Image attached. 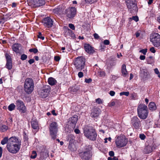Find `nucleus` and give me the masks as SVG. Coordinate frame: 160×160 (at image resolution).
<instances>
[{"instance_id": "5fc2aeb1", "label": "nucleus", "mask_w": 160, "mask_h": 160, "mask_svg": "<svg viewBox=\"0 0 160 160\" xmlns=\"http://www.w3.org/2000/svg\"><path fill=\"white\" fill-rule=\"evenodd\" d=\"M60 59V58L59 56H56L54 57V60L56 61H58Z\"/></svg>"}, {"instance_id": "bb28decb", "label": "nucleus", "mask_w": 160, "mask_h": 160, "mask_svg": "<svg viewBox=\"0 0 160 160\" xmlns=\"http://www.w3.org/2000/svg\"><path fill=\"white\" fill-rule=\"evenodd\" d=\"M64 30V35L67 37L69 35L70 33L72 32V30L69 29L68 27L64 26L63 27Z\"/></svg>"}, {"instance_id": "72a5a7b5", "label": "nucleus", "mask_w": 160, "mask_h": 160, "mask_svg": "<svg viewBox=\"0 0 160 160\" xmlns=\"http://www.w3.org/2000/svg\"><path fill=\"white\" fill-rule=\"evenodd\" d=\"M15 107V105L13 103H12L8 106V108L9 111H12L14 109Z\"/></svg>"}, {"instance_id": "473e14b6", "label": "nucleus", "mask_w": 160, "mask_h": 160, "mask_svg": "<svg viewBox=\"0 0 160 160\" xmlns=\"http://www.w3.org/2000/svg\"><path fill=\"white\" fill-rule=\"evenodd\" d=\"M9 141V139H8L7 137H5L1 142V143L2 145H4L6 143H7Z\"/></svg>"}, {"instance_id": "6e6552de", "label": "nucleus", "mask_w": 160, "mask_h": 160, "mask_svg": "<svg viewBox=\"0 0 160 160\" xmlns=\"http://www.w3.org/2000/svg\"><path fill=\"white\" fill-rule=\"evenodd\" d=\"M50 133L53 139L56 138L57 133L58 131V125L56 122H52L49 125Z\"/></svg>"}, {"instance_id": "7c9ffc66", "label": "nucleus", "mask_w": 160, "mask_h": 160, "mask_svg": "<svg viewBox=\"0 0 160 160\" xmlns=\"http://www.w3.org/2000/svg\"><path fill=\"white\" fill-rule=\"evenodd\" d=\"M31 126L32 128L34 129H37L38 128V122L35 120L32 121L31 122Z\"/></svg>"}, {"instance_id": "4c0bfd02", "label": "nucleus", "mask_w": 160, "mask_h": 160, "mask_svg": "<svg viewBox=\"0 0 160 160\" xmlns=\"http://www.w3.org/2000/svg\"><path fill=\"white\" fill-rule=\"evenodd\" d=\"M129 92H121L120 93V95H124L126 96H128L129 95Z\"/></svg>"}, {"instance_id": "a211bd4d", "label": "nucleus", "mask_w": 160, "mask_h": 160, "mask_svg": "<svg viewBox=\"0 0 160 160\" xmlns=\"http://www.w3.org/2000/svg\"><path fill=\"white\" fill-rule=\"evenodd\" d=\"M131 123L134 127L136 129L139 128L140 122L138 118L137 117H134L131 120Z\"/></svg>"}, {"instance_id": "864d4df0", "label": "nucleus", "mask_w": 160, "mask_h": 160, "mask_svg": "<svg viewBox=\"0 0 160 160\" xmlns=\"http://www.w3.org/2000/svg\"><path fill=\"white\" fill-rule=\"evenodd\" d=\"M34 62V59H30L28 61V62L30 64H31L32 63H33Z\"/></svg>"}, {"instance_id": "b1692460", "label": "nucleus", "mask_w": 160, "mask_h": 160, "mask_svg": "<svg viewBox=\"0 0 160 160\" xmlns=\"http://www.w3.org/2000/svg\"><path fill=\"white\" fill-rule=\"evenodd\" d=\"M152 150V147L150 146H147L144 148L143 152L145 154H148L151 152Z\"/></svg>"}, {"instance_id": "f8f14e48", "label": "nucleus", "mask_w": 160, "mask_h": 160, "mask_svg": "<svg viewBox=\"0 0 160 160\" xmlns=\"http://www.w3.org/2000/svg\"><path fill=\"white\" fill-rule=\"evenodd\" d=\"M76 13V9L75 8L70 7L65 10L63 14L68 18L74 17Z\"/></svg>"}, {"instance_id": "c9c22d12", "label": "nucleus", "mask_w": 160, "mask_h": 160, "mask_svg": "<svg viewBox=\"0 0 160 160\" xmlns=\"http://www.w3.org/2000/svg\"><path fill=\"white\" fill-rule=\"evenodd\" d=\"M29 51L30 52H33L34 53H36L38 52V50L37 48H33L30 49Z\"/></svg>"}, {"instance_id": "39448f33", "label": "nucleus", "mask_w": 160, "mask_h": 160, "mask_svg": "<svg viewBox=\"0 0 160 160\" xmlns=\"http://www.w3.org/2000/svg\"><path fill=\"white\" fill-rule=\"evenodd\" d=\"M86 60L85 58L82 56L78 57L74 61V65L76 69L81 71L85 68Z\"/></svg>"}, {"instance_id": "5701e85b", "label": "nucleus", "mask_w": 160, "mask_h": 160, "mask_svg": "<svg viewBox=\"0 0 160 160\" xmlns=\"http://www.w3.org/2000/svg\"><path fill=\"white\" fill-rule=\"evenodd\" d=\"M80 89V86L76 85L70 87L69 88V91L72 93H75L77 92Z\"/></svg>"}, {"instance_id": "680f3d73", "label": "nucleus", "mask_w": 160, "mask_h": 160, "mask_svg": "<svg viewBox=\"0 0 160 160\" xmlns=\"http://www.w3.org/2000/svg\"><path fill=\"white\" fill-rule=\"evenodd\" d=\"M140 59L142 60H144L145 59V56L144 55H141L140 57Z\"/></svg>"}, {"instance_id": "052dcab7", "label": "nucleus", "mask_w": 160, "mask_h": 160, "mask_svg": "<svg viewBox=\"0 0 160 160\" xmlns=\"http://www.w3.org/2000/svg\"><path fill=\"white\" fill-rule=\"evenodd\" d=\"M154 72L156 74H159V72L158 69L157 68H156L154 69Z\"/></svg>"}, {"instance_id": "e2e57ef3", "label": "nucleus", "mask_w": 160, "mask_h": 160, "mask_svg": "<svg viewBox=\"0 0 160 160\" xmlns=\"http://www.w3.org/2000/svg\"><path fill=\"white\" fill-rule=\"evenodd\" d=\"M2 149L1 147H0V158H1L2 156Z\"/></svg>"}, {"instance_id": "6ab92c4d", "label": "nucleus", "mask_w": 160, "mask_h": 160, "mask_svg": "<svg viewBox=\"0 0 160 160\" xmlns=\"http://www.w3.org/2000/svg\"><path fill=\"white\" fill-rule=\"evenodd\" d=\"M7 62L5 67L8 70H11L12 68V63L10 56L8 53L5 54Z\"/></svg>"}, {"instance_id": "c03bdc74", "label": "nucleus", "mask_w": 160, "mask_h": 160, "mask_svg": "<svg viewBox=\"0 0 160 160\" xmlns=\"http://www.w3.org/2000/svg\"><path fill=\"white\" fill-rule=\"evenodd\" d=\"M139 138L142 140H144L146 138V136L143 134H141L139 135Z\"/></svg>"}, {"instance_id": "603ef678", "label": "nucleus", "mask_w": 160, "mask_h": 160, "mask_svg": "<svg viewBox=\"0 0 160 160\" xmlns=\"http://www.w3.org/2000/svg\"><path fill=\"white\" fill-rule=\"evenodd\" d=\"M109 154L110 157H113L114 156V152L113 151H110L109 152Z\"/></svg>"}, {"instance_id": "774afa93", "label": "nucleus", "mask_w": 160, "mask_h": 160, "mask_svg": "<svg viewBox=\"0 0 160 160\" xmlns=\"http://www.w3.org/2000/svg\"><path fill=\"white\" fill-rule=\"evenodd\" d=\"M157 21L160 24V15L158 17Z\"/></svg>"}, {"instance_id": "4d7b16f0", "label": "nucleus", "mask_w": 160, "mask_h": 160, "mask_svg": "<svg viewBox=\"0 0 160 160\" xmlns=\"http://www.w3.org/2000/svg\"><path fill=\"white\" fill-rule=\"evenodd\" d=\"M110 95L112 96L114 95L115 94V92L112 91H111L109 92Z\"/></svg>"}, {"instance_id": "4be33fe9", "label": "nucleus", "mask_w": 160, "mask_h": 160, "mask_svg": "<svg viewBox=\"0 0 160 160\" xmlns=\"http://www.w3.org/2000/svg\"><path fill=\"white\" fill-rule=\"evenodd\" d=\"M84 47L85 51L89 54L92 53L94 52L92 48L89 44H85Z\"/></svg>"}, {"instance_id": "79ce46f5", "label": "nucleus", "mask_w": 160, "mask_h": 160, "mask_svg": "<svg viewBox=\"0 0 160 160\" xmlns=\"http://www.w3.org/2000/svg\"><path fill=\"white\" fill-rule=\"evenodd\" d=\"M147 49H143L140 51V52L142 53L143 54L145 55L147 52Z\"/></svg>"}, {"instance_id": "f704fd0d", "label": "nucleus", "mask_w": 160, "mask_h": 160, "mask_svg": "<svg viewBox=\"0 0 160 160\" xmlns=\"http://www.w3.org/2000/svg\"><path fill=\"white\" fill-rule=\"evenodd\" d=\"M37 155L36 152L34 151H33L32 152V155L30 156V158L32 159H34L36 158Z\"/></svg>"}, {"instance_id": "f257e3e1", "label": "nucleus", "mask_w": 160, "mask_h": 160, "mask_svg": "<svg viewBox=\"0 0 160 160\" xmlns=\"http://www.w3.org/2000/svg\"><path fill=\"white\" fill-rule=\"evenodd\" d=\"M21 145L20 140L15 137H12L9 139L7 145L8 151L12 154H16L19 151Z\"/></svg>"}, {"instance_id": "8fccbe9b", "label": "nucleus", "mask_w": 160, "mask_h": 160, "mask_svg": "<svg viewBox=\"0 0 160 160\" xmlns=\"http://www.w3.org/2000/svg\"><path fill=\"white\" fill-rule=\"evenodd\" d=\"M93 36L94 38L96 39H98L100 38V37L98 35V34L96 33H95L94 34Z\"/></svg>"}, {"instance_id": "423d86ee", "label": "nucleus", "mask_w": 160, "mask_h": 160, "mask_svg": "<svg viewBox=\"0 0 160 160\" xmlns=\"http://www.w3.org/2000/svg\"><path fill=\"white\" fill-rule=\"evenodd\" d=\"M34 83L33 80L31 78H27L24 82L25 91L28 94L31 93L33 90Z\"/></svg>"}, {"instance_id": "4468645a", "label": "nucleus", "mask_w": 160, "mask_h": 160, "mask_svg": "<svg viewBox=\"0 0 160 160\" xmlns=\"http://www.w3.org/2000/svg\"><path fill=\"white\" fill-rule=\"evenodd\" d=\"M50 90V88L49 86H45L39 92V96L42 98H45L48 97Z\"/></svg>"}, {"instance_id": "3c124183", "label": "nucleus", "mask_w": 160, "mask_h": 160, "mask_svg": "<svg viewBox=\"0 0 160 160\" xmlns=\"http://www.w3.org/2000/svg\"><path fill=\"white\" fill-rule=\"evenodd\" d=\"M150 51L152 53H154L156 52L154 48L152 47L150 49Z\"/></svg>"}, {"instance_id": "0e129e2a", "label": "nucleus", "mask_w": 160, "mask_h": 160, "mask_svg": "<svg viewBox=\"0 0 160 160\" xmlns=\"http://www.w3.org/2000/svg\"><path fill=\"white\" fill-rule=\"evenodd\" d=\"M16 5H17L16 3L14 2L12 3V8H14V7H16Z\"/></svg>"}, {"instance_id": "37998d69", "label": "nucleus", "mask_w": 160, "mask_h": 160, "mask_svg": "<svg viewBox=\"0 0 160 160\" xmlns=\"http://www.w3.org/2000/svg\"><path fill=\"white\" fill-rule=\"evenodd\" d=\"M106 47L104 44H101L100 46V49L101 51H103L105 48Z\"/></svg>"}, {"instance_id": "9d476101", "label": "nucleus", "mask_w": 160, "mask_h": 160, "mask_svg": "<svg viewBox=\"0 0 160 160\" xmlns=\"http://www.w3.org/2000/svg\"><path fill=\"white\" fill-rule=\"evenodd\" d=\"M125 2L127 7L131 13L136 11L137 7L135 0H126Z\"/></svg>"}, {"instance_id": "0eeeda50", "label": "nucleus", "mask_w": 160, "mask_h": 160, "mask_svg": "<svg viewBox=\"0 0 160 160\" xmlns=\"http://www.w3.org/2000/svg\"><path fill=\"white\" fill-rule=\"evenodd\" d=\"M150 41L156 47H160V35L158 33H152L150 36Z\"/></svg>"}, {"instance_id": "09e8293b", "label": "nucleus", "mask_w": 160, "mask_h": 160, "mask_svg": "<svg viewBox=\"0 0 160 160\" xmlns=\"http://www.w3.org/2000/svg\"><path fill=\"white\" fill-rule=\"evenodd\" d=\"M92 80L91 78L87 79L86 78L85 80V82L87 83H89L92 82Z\"/></svg>"}, {"instance_id": "7ed1b4c3", "label": "nucleus", "mask_w": 160, "mask_h": 160, "mask_svg": "<svg viewBox=\"0 0 160 160\" xmlns=\"http://www.w3.org/2000/svg\"><path fill=\"white\" fill-rule=\"evenodd\" d=\"M84 135L89 139L95 141L96 140L97 134L95 129L92 127L87 126L84 130Z\"/></svg>"}, {"instance_id": "393cba45", "label": "nucleus", "mask_w": 160, "mask_h": 160, "mask_svg": "<svg viewBox=\"0 0 160 160\" xmlns=\"http://www.w3.org/2000/svg\"><path fill=\"white\" fill-rule=\"evenodd\" d=\"M140 75L144 79H146L148 77V72L143 70H141Z\"/></svg>"}, {"instance_id": "cd10ccee", "label": "nucleus", "mask_w": 160, "mask_h": 160, "mask_svg": "<svg viewBox=\"0 0 160 160\" xmlns=\"http://www.w3.org/2000/svg\"><path fill=\"white\" fill-rule=\"evenodd\" d=\"M48 82L49 85L52 86L55 85L57 82L54 78L50 77L48 78Z\"/></svg>"}, {"instance_id": "a18cd8bd", "label": "nucleus", "mask_w": 160, "mask_h": 160, "mask_svg": "<svg viewBox=\"0 0 160 160\" xmlns=\"http://www.w3.org/2000/svg\"><path fill=\"white\" fill-rule=\"evenodd\" d=\"M78 77L79 78H82L83 76V74L82 72H79L78 73Z\"/></svg>"}, {"instance_id": "13d9d810", "label": "nucleus", "mask_w": 160, "mask_h": 160, "mask_svg": "<svg viewBox=\"0 0 160 160\" xmlns=\"http://www.w3.org/2000/svg\"><path fill=\"white\" fill-rule=\"evenodd\" d=\"M140 32H139V31L135 33L136 37L137 38L138 37L140 36Z\"/></svg>"}, {"instance_id": "20e7f679", "label": "nucleus", "mask_w": 160, "mask_h": 160, "mask_svg": "<svg viewBox=\"0 0 160 160\" xmlns=\"http://www.w3.org/2000/svg\"><path fill=\"white\" fill-rule=\"evenodd\" d=\"M138 116L141 119H144L147 118L148 113L147 107L144 104H140L137 108Z\"/></svg>"}, {"instance_id": "69168bd1", "label": "nucleus", "mask_w": 160, "mask_h": 160, "mask_svg": "<svg viewBox=\"0 0 160 160\" xmlns=\"http://www.w3.org/2000/svg\"><path fill=\"white\" fill-rule=\"evenodd\" d=\"M0 42L3 44H5L6 43V42L5 40H0Z\"/></svg>"}, {"instance_id": "c85d7f7f", "label": "nucleus", "mask_w": 160, "mask_h": 160, "mask_svg": "<svg viewBox=\"0 0 160 160\" xmlns=\"http://www.w3.org/2000/svg\"><path fill=\"white\" fill-rule=\"evenodd\" d=\"M122 73L123 76L124 77H125L127 74L126 66L125 64H123L122 66Z\"/></svg>"}, {"instance_id": "ea45409f", "label": "nucleus", "mask_w": 160, "mask_h": 160, "mask_svg": "<svg viewBox=\"0 0 160 160\" xmlns=\"http://www.w3.org/2000/svg\"><path fill=\"white\" fill-rule=\"evenodd\" d=\"M38 38H39L42 40H44V37L42 36V33L41 32H39L38 33Z\"/></svg>"}, {"instance_id": "f3484780", "label": "nucleus", "mask_w": 160, "mask_h": 160, "mask_svg": "<svg viewBox=\"0 0 160 160\" xmlns=\"http://www.w3.org/2000/svg\"><path fill=\"white\" fill-rule=\"evenodd\" d=\"M78 120V116L76 115H75L69 119L68 123L72 127V128H74L76 127Z\"/></svg>"}, {"instance_id": "bf43d9fd", "label": "nucleus", "mask_w": 160, "mask_h": 160, "mask_svg": "<svg viewBox=\"0 0 160 160\" xmlns=\"http://www.w3.org/2000/svg\"><path fill=\"white\" fill-rule=\"evenodd\" d=\"M115 104V102L114 101L112 102L111 103H109L108 104V105L110 107L114 105Z\"/></svg>"}, {"instance_id": "f03ea898", "label": "nucleus", "mask_w": 160, "mask_h": 160, "mask_svg": "<svg viewBox=\"0 0 160 160\" xmlns=\"http://www.w3.org/2000/svg\"><path fill=\"white\" fill-rule=\"evenodd\" d=\"M92 148L91 145H85L84 147V150L79 153L81 158L84 160H88L91 158L93 153Z\"/></svg>"}, {"instance_id": "412c9836", "label": "nucleus", "mask_w": 160, "mask_h": 160, "mask_svg": "<svg viewBox=\"0 0 160 160\" xmlns=\"http://www.w3.org/2000/svg\"><path fill=\"white\" fill-rule=\"evenodd\" d=\"M12 48L16 53H19L20 51L21 45L18 43H15L12 45Z\"/></svg>"}, {"instance_id": "1a4fd4ad", "label": "nucleus", "mask_w": 160, "mask_h": 160, "mask_svg": "<svg viewBox=\"0 0 160 160\" xmlns=\"http://www.w3.org/2000/svg\"><path fill=\"white\" fill-rule=\"evenodd\" d=\"M128 141L125 137L122 135L117 136L115 140V143L117 147L120 148L126 146Z\"/></svg>"}, {"instance_id": "9b49d317", "label": "nucleus", "mask_w": 160, "mask_h": 160, "mask_svg": "<svg viewBox=\"0 0 160 160\" xmlns=\"http://www.w3.org/2000/svg\"><path fill=\"white\" fill-rule=\"evenodd\" d=\"M27 2L29 6L33 7H40L45 4L44 0H27Z\"/></svg>"}, {"instance_id": "6e6d98bb", "label": "nucleus", "mask_w": 160, "mask_h": 160, "mask_svg": "<svg viewBox=\"0 0 160 160\" xmlns=\"http://www.w3.org/2000/svg\"><path fill=\"white\" fill-rule=\"evenodd\" d=\"M74 131L76 134H79L80 133V131L78 129H75Z\"/></svg>"}, {"instance_id": "e433bc0d", "label": "nucleus", "mask_w": 160, "mask_h": 160, "mask_svg": "<svg viewBox=\"0 0 160 160\" xmlns=\"http://www.w3.org/2000/svg\"><path fill=\"white\" fill-rule=\"evenodd\" d=\"M129 18L134 20L136 22H138L139 20L137 16H133L132 18Z\"/></svg>"}, {"instance_id": "2eb2a0df", "label": "nucleus", "mask_w": 160, "mask_h": 160, "mask_svg": "<svg viewBox=\"0 0 160 160\" xmlns=\"http://www.w3.org/2000/svg\"><path fill=\"white\" fill-rule=\"evenodd\" d=\"M42 23L45 27L51 28L53 25V21L49 17H48L43 19Z\"/></svg>"}, {"instance_id": "2f4dec72", "label": "nucleus", "mask_w": 160, "mask_h": 160, "mask_svg": "<svg viewBox=\"0 0 160 160\" xmlns=\"http://www.w3.org/2000/svg\"><path fill=\"white\" fill-rule=\"evenodd\" d=\"M74 140L72 139L70 140L69 142L68 148L71 150H74L73 147L74 146L73 143Z\"/></svg>"}, {"instance_id": "58836bf2", "label": "nucleus", "mask_w": 160, "mask_h": 160, "mask_svg": "<svg viewBox=\"0 0 160 160\" xmlns=\"http://www.w3.org/2000/svg\"><path fill=\"white\" fill-rule=\"evenodd\" d=\"M27 58V55L25 54H23L21 55V59L22 60H26Z\"/></svg>"}, {"instance_id": "a19ab883", "label": "nucleus", "mask_w": 160, "mask_h": 160, "mask_svg": "<svg viewBox=\"0 0 160 160\" xmlns=\"http://www.w3.org/2000/svg\"><path fill=\"white\" fill-rule=\"evenodd\" d=\"M68 26L70 28L72 29V30H74L75 29V27L74 25L72 23H69L68 24Z\"/></svg>"}, {"instance_id": "aec40b11", "label": "nucleus", "mask_w": 160, "mask_h": 160, "mask_svg": "<svg viewBox=\"0 0 160 160\" xmlns=\"http://www.w3.org/2000/svg\"><path fill=\"white\" fill-rule=\"evenodd\" d=\"M100 110L98 108H94L92 110L91 116L93 118H96L100 113Z\"/></svg>"}, {"instance_id": "ddd939ff", "label": "nucleus", "mask_w": 160, "mask_h": 160, "mask_svg": "<svg viewBox=\"0 0 160 160\" xmlns=\"http://www.w3.org/2000/svg\"><path fill=\"white\" fill-rule=\"evenodd\" d=\"M38 152L41 159H44L48 156V152L43 146H40L38 149Z\"/></svg>"}, {"instance_id": "a878e982", "label": "nucleus", "mask_w": 160, "mask_h": 160, "mask_svg": "<svg viewBox=\"0 0 160 160\" xmlns=\"http://www.w3.org/2000/svg\"><path fill=\"white\" fill-rule=\"evenodd\" d=\"M148 107L149 110L151 111L155 110L157 108L156 104L153 102H150L149 104Z\"/></svg>"}, {"instance_id": "de8ad7c7", "label": "nucleus", "mask_w": 160, "mask_h": 160, "mask_svg": "<svg viewBox=\"0 0 160 160\" xmlns=\"http://www.w3.org/2000/svg\"><path fill=\"white\" fill-rule=\"evenodd\" d=\"M110 42L108 40H105L103 41V44L104 45H108L109 44Z\"/></svg>"}, {"instance_id": "c756f323", "label": "nucleus", "mask_w": 160, "mask_h": 160, "mask_svg": "<svg viewBox=\"0 0 160 160\" xmlns=\"http://www.w3.org/2000/svg\"><path fill=\"white\" fill-rule=\"evenodd\" d=\"M2 121L0 119V130L2 132L6 131L8 129V127L5 125L1 124Z\"/></svg>"}, {"instance_id": "338daca9", "label": "nucleus", "mask_w": 160, "mask_h": 160, "mask_svg": "<svg viewBox=\"0 0 160 160\" xmlns=\"http://www.w3.org/2000/svg\"><path fill=\"white\" fill-rule=\"evenodd\" d=\"M96 103L98 104H101L102 103V101H96Z\"/></svg>"}, {"instance_id": "dca6fc26", "label": "nucleus", "mask_w": 160, "mask_h": 160, "mask_svg": "<svg viewBox=\"0 0 160 160\" xmlns=\"http://www.w3.org/2000/svg\"><path fill=\"white\" fill-rule=\"evenodd\" d=\"M17 109L22 113H24L27 111V109L22 101H18L16 103Z\"/></svg>"}, {"instance_id": "49530a36", "label": "nucleus", "mask_w": 160, "mask_h": 160, "mask_svg": "<svg viewBox=\"0 0 160 160\" xmlns=\"http://www.w3.org/2000/svg\"><path fill=\"white\" fill-rule=\"evenodd\" d=\"M68 36L71 37L73 38H75V35L72 31V32L70 33Z\"/></svg>"}]
</instances>
